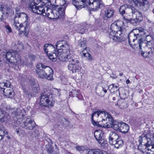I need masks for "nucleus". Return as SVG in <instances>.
Listing matches in <instances>:
<instances>
[{"label":"nucleus","instance_id":"obj_46","mask_svg":"<svg viewBox=\"0 0 154 154\" xmlns=\"http://www.w3.org/2000/svg\"><path fill=\"white\" fill-rule=\"evenodd\" d=\"M130 22L131 24L133 25L134 26H136L137 24L139 22L136 21V19H131L130 18L129 20V22Z\"/></svg>","mask_w":154,"mask_h":154},{"label":"nucleus","instance_id":"obj_11","mask_svg":"<svg viewBox=\"0 0 154 154\" xmlns=\"http://www.w3.org/2000/svg\"><path fill=\"white\" fill-rule=\"evenodd\" d=\"M29 25L28 21L26 20L23 23L20 24V26L17 29L20 32V34H23L27 36L29 32Z\"/></svg>","mask_w":154,"mask_h":154},{"label":"nucleus","instance_id":"obj_5","mask_svg":"<svg viewBox=\"0 0 154 154\" xmlns=\"http://www.w3.org/2000/svg\"><path fill=\"white\" fill-rule=\"evenodd\" d=\"M111 31L110 32L109 36L110 38L116 41H120L121 34H125L126 29L123 27H119L116 23H112L111 26Z\"/></svg>","mask_w":154,"mask_h":154},{"label":"nucleus","instance_id":"obj_24","mask_svg":"<svg viewBox=\"0 0 154 154\" xmlns=\"http://www.w3.org/2000/svg\"><path fill=\"white\" fill-rule=\"evenodd\" d=\"M3 93L5 95L9 97H11L14 96V92L12 88L8 87L4 88Z\"/></svg>","mask_w":154,"mask_h":154},{"label":"nucleus","instance_id":"obj_39","mask_svg":"<svg viewBox=\"0 0 154 154\" xmlns=\"http://www.w3.org/2000/svg\"><path fill=\"white\" fill-rule=\"evenodd\" d=\"M40 2H41L40 0H33V2H31L29 6V9L32 8V7H35V6H37Z\"/></svg>","mask_w":154,"mask_h":154},{"label":"nucleus","instance_id":"obj_8","mask_svg":"<svg viewBox=\"0 0 154 154\" xmlns=\"http://www.w3.org/2000/svg\"><path fill=\"white\" fill-rule=\"evenodd\" d=\"M144 139H146V138L144 137H139L138 141L139 144L138 146V149L140 150L143 154H144L146 152L145 150L146 147H148L150 146H151L152 149H154V142L152 141L150 142L147 141L146 143L143 144L142 143H143L142 141Z\"/></svg>","mask_w":154,"mask_h":154},{"label":"nucleus","instance_id":"obj_37","mask_svg":"<svg viewBox=\"0 0 154 154\" xmlns=\"http://www.w3.org/2000/svg\"><path fill=\"white\" fill-rule=\"evenodd\" d=\"M72 3L74 5L75 7L76 8H77L79 10L81 8H80V5H82L79 4V2H82L81 0H72Z\"/></svg>","mask_w":154,"mask_h":154},{"label":"nucleus","instance_id":"obj_6","mask_svg":"<svg viewBox=\"0 0 154 154\" xmlns=\"http://www.w3.org/2000/svg\"><path fill=\"white\" fill-rule=\"evenodd\" d=\"M5 57L8 62L13 65L19 64L20 62L19 52L17 50H10L6 52Z\"/></svg>","mask_w":154,"mask_h":154},{"label":"nucleus","instance_id":"obj_15","mask_svg":"<svg viewBox=\"0 0 154 154\" xmlns=\"http://www.w3.org/2000/svg\"><path fill=\"white\" fill-rule=\"evenodd\" d=\"M35 7H32V8H30L32 11L35 13L39 15H42L44 16L46 8V6L45 5H43L40 6H35Z\"/></svg>","mask_w":154,"mask_h":154},{"label":"nucleus","instance_id":"obj_57","mask_svg":"<svg viewBox=\"0 0 154 154\" xmlns=\"http://www.w3.org/2000/svg\"><path fill=\"white\" fill-rule=\"evenodd\" d=\"M99 24L98 23V22L97 21H96L94 25V26H96L97 27H95V28H93L92 30L93 31H95L97 30V27L99 26Z\"/></svg>","mask_w":154,"mask_h":154},{"label":"nucleus","instance_id":"obj_48","mask_svg":"<svg viewBox=\"0 0 154 154\" xmlns=\"http://www.w3.org/2000/svg\"><path fill=\"white\" fill-rule=\"evenodd\" d=\"M76 150L79 151H83L85 149L84 147L83 146H77L75 147Z\"/></svg>","mask_w":154,"mask_h":154},{"label":"nucleus","instance_id":"obj_56","mask_svg":"<svg viewBox=\"0 0 154 154\" xmlns=\"http://www.w3.org/2000/svg\"><path fill=\"white\" fill-rule=\"evenodd\" d=\"M5 28L8 30V32H11L12 31L11 28L8 25H5Z\"/></svg>","mask_w":154,"mask_h":154},{"label":"nucleus","instance_id":"obj_54","mask_svg":"<svg viewBox=\"0 0 154 154\" xmlns=\"http://www.w3.org/2000/svg\"><path fill=\"white\" fill-rule=\"evenodd\" d=\"M11 84L8 81H7L6 82L4 83V87H11Z\"/></svg>","mask_w":154,"mask_h":154},{"label":"nucleus","instance_id":"obj_55","mask_svg":"<svg viewBox=\"0 0 154 154\" xmlns=\"http://www.w3.org/2000/svg\"><path fill=\"white\" fill-rule=\"evenodd\" d=\"M86 54L88 56L87 59L89 61H92L94 60L93 57L90 54Z\"/></svg>","mask_w":154,"mask_h":154},{"label":"nucleus","instance_id":"obj_23","mask_svg":"<svg viewBox=\"0 0 154 154\" xmlns=\"http://www.w3.org/2000/svg\"><path fill=\"white\" fill-rule=\"evenodd\" d=\"M114 11L111 8H108L105 11L104 18L105 20H108L111 18L113 16Z\"/></svg>","mask_w":154,"mask_h":154},{"label":"nucleus","instance_id":"obj_28","mask_svg":"<svg viewBox=\"0 0 154 154\" xmlns=\"http://www.w3.org/2000/svg\"><path fill=\"white\" fill-rule=\"evenodd\" d=\"M57 1L60 2V5H58V6L60 8V10L62 11V12H64L65 13V10L67 5L65 4L66 2L65 0H57Z\"/></svg>","mask_w":154,"mask_h":154},{"label":"nucleus","instance_id":"obj_41","mask_svg":"<svg viewBox=\"0 0 154 154\" xmlns=\"http://www.w3.org/2000/svg\"><path fill=\"white\" fill-rule=\"evenodd\" d=\"M115 88H116V91H119V88H118V86L117 85H115L114 84H112L111 85H110L108 86V89L111 91H112V90H114Z\"/></svg>","mask_w":154,"mask_h":154},{"label":"nucleus","instance_id":"obj_7","mask_svg":"<svg viewBox=\"0 0 154 154\" xmlns=\"http://www.w3.org/2000/svg\"><path fill=\"white\" fill-rule=\"evenodd\" d=\"M81 1L83 5H80V8H85L89 5L93 10L97 11L103 6V3L101 0H81Z\"/></svg>","mask_w":154,"mask_h":154},{"label":"nucleus","instance_id":"obj_42","mask_svg":"<svg viewBox=\"0 0 154 154\" xmlns=\"http://www.w3.org/2000/svg\"><path fill=\"white\" fill-rule=\"evenodd\" d=\"M86 44V41L85 40H81L80 42H79V47H84V48H87V47H85Z\"/></svg>","mask_w":154,"mask_h":154},{"label":"nucleus","instance_id":"obj_50","mask_svg":"<svg viewBox=\"0 0 154 154\" xmlns=\"http://www.w3.org/2000/svg\"><path fill=\"white\" fill-rule=\"evenodd\" d=\"M29 83L31 85L32 87L33 86H35V84H37L36 81L33 79L29 80Z\"/></svg>","mask_w":154,"mask_h":154},{"label":"nucleus","instance_id":"obj_33","mask_svg":"<svg viewBox=\"0 0 154 154\" xmlns=\"http://www.w3.org/2000/svg\"><path fill=\"white\" fill-rule=\"evenodd\" d=\"M85 24L83 25L82 26L81 25H79L78 29H77V32L79 33L83 34L85 32H87V29L85 27Z\"/></svg>","mask_w":154,"mask_h":154},{"label":"nucleus","instance_id":"obj_2","mask_svg":"<svg viewBox=\"0 0 154 154\" xmlns=\"http://www.w3.org/2000/svg\"><path fill=\"white\" fill-rule=\"evenodd\" d=\"M36 74L42 79H46L48 80H52L53 71L49 66L44 65L43 63H38L36 65Z\"/></svg>","mask_w":154,"mask_h":154},{"label":"nucleus","instance_id":"obj_12","mask_svg":"<svg viewBox=\"0 0 154 154\" xmlns=\"http://www.w3.org/2000/svg\"><path fill=\"white\" fill-rule=\"evenodd\" d=\"M103 135V133L101 130H96L94 134L96 139L99 143L101 144V146H102L103 144H104L106 146L107 145V142L104 139Z\"/></svg>","mask_w":154,"mask_h":154},{"label":"nucleus","instance_id":"obj_10","mask_svg":"<svg viewBox=\"0 0 154 154\" xmlns=\"http://www.w3.org/2000/svg\"><path fill=\"white\" fill-rule=\"evenodd\" d=\"M129 11L132 13V15L133 18H135L136 21L140 22L143 20V16L140 12L137 10L133 6H131L127 9Z\"/></svg>","mask_w":154,"mask_h":154},{"label":"nucleus","instance_id":"obj_60","mask_svg":"<svg viewBox=\"0 0 154 154\" xmlns=\"http://www.w3.org/2000/svg\"><path fill=\"white\" fill-rule=\"evenodd\" d=\"M76 97H77L79 100H82L83 99V98L82 96V94H80L79 93L78 94V95Z\"/></svg>","mask_w":154,"mask_h":154},{"label":"nucleus","instance_id":"obj_22","mask_svg":"<svg viewBox=\"0 0 154 154\" xmlns=\"http://www.w3.org/2000/svg\"><path fill=\"white\" fill-rule=\"evenodd\" d=\"M122 123L116 121H114L113 119L111 121H110L108 124L110 125V127H111L115 130L119 131L120 126L121 125Z\"/></svg>","mask_w":154,"mask_h":154},{"label":"nucleus","instance_id":"obj_13","mask_svg":"<svg viewBox=\"0 0 154 154\" xmlns=\"http://www.w3.org/2000/svg\"><path fill=\"white\" fill-rule=\"evenodd\" d=\"M23 18L25 20H27L28 17L27 15L24 13H18L16 14L14 19V26L17 29L20 26V24L18 21V18Z\"/></svg>","mask_w":154,"mask_h":154},{"label":"nucleus","instance_id":"obj_34","mask_svg":"<svg viewBox=\"0 0 154 154\" xmlns=\"http://www.w3.org/2000/svg\"><path fill=\"white\" fill-rule=\"evenodd\" d=\"M100 151L98 149H89L87 152V154H100Z\"/></svg>","mask_w":154,"mask_h":154},{"label":"nucleus","instance_id":"obj_40","mask_svg":"<svg viewBox=\"0 0 154 154\" xmlns=\"http://www.w3.org/2000/svg\"><path fill=\"white\" fill-rule=\"evenodd\" d=\"M80 91L79 90L76 91L75 90H73L70 92L69 95L73 97L76 96V97L78 94L79 93Z\"/></svg>","mask_w":154,"mask_h":154},{"label":"nucleus","instance_id":"obj_61","mask_svg":"<svg viewBox=\"0 0 154 154\" xmlns=\"http://www.w3.org/2000/svg\"><path fill=\"white\" fill-rule=\"evenodd\" d=\"M23 92L24 94H25L26 95H30V93L26 89H23Z\"/></svg>","mask_w":154,"mask_h":154},{"label":"nucleus","instance_id":"obj_47","mask_svg":"<svg viewBox=\"0 0 154 154\" xmlns=\"http://www.w3.org/2000/svg\"><path fill=\"white\" fill-rule=\"evenodd\" d=\"M44 51L45 52V53L48 56V57H49V58H50V59L51 60L52 59L53 60H54L55 59L54 58H53L52 57L53 56L52 54L48 53V49H44Z\"/></svg>","mask_w":154,"mask_h":154},{"label":"nucleus","instance_id":"obj_21","mask_svg":"<svg viewBox=\"0 0 154 154\" xmlns=\"http://www.w3.org/2000/svg\"><path fill=\"white\" fill-rule=\"evenodd\" d=\"M119 137V136L116 133L112 132H110L109 137V143L111 145L115 144V142Z\"/></svg>","mask_w":154,"mask_h":154},{"label":"nucleus","instance_id":"obj_32","mask_svg":"<svg viewBox=\"0 0 154 154\" xmlns=\"http://www.w3.org/2000/svg\"><path fill=\"white\" fill-rule=\"evenodd\" d=\"M123 145V141L122 139L121 138L119 137L115 142L114 145L115 147L117 148L122 147Z\"/></svg>","mask_w":154,"mask_h":154},{"label":"nucleus","instance_id":"obj_44","mask_svg":"<svg viewBox=\"0 0 154 154\" xmlns=\"http://www.w3.org/2000/svg\"><path fill=\"white\" fill-rule=\"evenodd\" d=\"M153 36L150 35H147L146 37L145 40L146 42H152Z\"/></svg>","mask_w":154,"mask_h":154},{"label":"nucleus","instance_id":"obj_17","mask_svg":"<svg viewBox=\"0 0 154 154\" xmlns=\"http://www.w3.org/2000/svg\"><path fill=\"white\" fill-rule=\"evenodd\" d=\"M126 5H123L120 7L119 9V11L120 14L122 15L124 21L127 23L129 22L130 19V16L128 15L127 13H125V10L129 11L127 10L128 8H126Z\"/></svg>","mask_w":154,"mask_h":154},{"label":"nucleus","instance_id":"obj_29","mask_svg":"<svg viewBox=\"0 0 154 154\" xmlns=\"http://www.w3.org/2000/svg\"><path fill=\"white\" fill-rule=\"evenodd\" d=\"M117 105L121 109H124L128 107L127 104L124 100L122 99L119 100L117 102Z\"/></svg>","mask_w":154,"mask_h":154},{"label":"nucleus","instance_id":"obj_58","mask_svg":"<svg viewBox=\"0 0 154 154\" xmlns=\"http://www.w3.org/2000/svg\"><path fill=\"white\" fill-rule=\"evenodd\" d=\"M152 42H146V47H148V48H151V46L152 45Z\"/></svg>","mask_w":154,"mask_h":154},{"label":"nucleus","instance_id":"obj_59","mask_svg":"<svg viewBox=\"0 0 154 154\" xmlns=\"http://www.w3.org/2000/svg\"><path fill=\"white\" fill-rule=\"evenodd\" d=\"M141 54L142 56H143L145 58H146V57L148 56L147 53L146 52H144L143 51H142Z\"/></svg>","mask_w":154,"mask_h":154},{"label":"nucleus","instance_id":"obj_30","mask_svg":"<svg viewBox=\"0 0 154 154\" xmlns=\"http://www.w3.org/2000/svg\"><path fill=\"white\" fill-rule=\"evenodd\" d=\"M7 118L5 115V111L0 108V122H4L7 120Z\"/></svg>","mask_w":154,"mask_h":154},{"label":"nucleus","instance_id":"obj_25","mask_svg":"<svg viewBox=\"0 0 154 154\" xmlns=\"http://www.w3.org/2000/svg\"><path fill=\"white\" fill-rule=\"evenodd\" d=\"M55 47L56 48H57V47L68 48L70 47V45L67 42L63 40H60L57 42Z\"/></svg>","mask_w":154,"mask_h":154},{"label":"nucleus","instance_id":"obj_64","mask_svg":"<svg viewBox=\"0 0 154 154\" xmlns=\"http://www.w3.org/2000/svg\"><path fill=\"white\" fill-rule=\"evenodd\" d=\"M153 150V149H152ZM150 154H154V150H151L150 151Z\"/></svg>","mask_w":154,"mask_h":154},{"label":"nucleus","instance_id":"obj_9","mask_svg":"<svg viewBox=\"0 0 154 154\" xmlns=\"http://www.w3.org/2000/svg\"><path fill=\"white\" fill-rule=\"evenodd\" d=\"M57 51V57L58 59L62 61H66V57L69 54V49H56Z\"/></svg>","mask_w":154,"mask_h":154},{"label":"nucleus","instance_id":"obj_36","mask_svg":"<svg viewBox=\"0 0 154 154\" xmlns=\"http://www.w3.org/2000/svg\"><path fill=\"white\" fill-rule=\"evenodd\" d=\"M70 54H68V55H67V56L66 57V58H67V60H66V61H68L69 62H75V61L77 63H78L79 62V61L78 60H75V59L74 58V57L71 56Z\"/></svg>","mask_w":154,"mask_h":154},{"label":"nucleus","instance_id":"obj_63","mask_svg":"<svg viewBox=\"0 0 154 154\" xmlns=\"http://www.w3.org/2000/svg\"><path fill=\"white\" fill-rule=\"evenodd\" d=\"M30 58H31V60H34L35 58V56L34 55L32 54H31L29 55V57Z\"/></svg>","mask_w":154,"mask_h":154},{"label":"nucleus","instance_id":"obj_3","mask_svg":"<svg viewBox=\"0 0 154 154\" xmlns=\"http://www.w3.org/2000/svg\"><path fill=\"white\" fill-rule=\"evenodd\" d=\"M60 9V8L58 5H53L51 8L46 6L44 16H46L50 19H63L64 17L65 13L62 12Z\"/></svg>","mask_w":154,"mask_h":154},{"label":"nucleus","instance_id":"obj_43","mask_svg":"<svg viewBox=\"0 0 154 154\" xmlns=\"http://www.w3.org/2000/svg\"><path fill=\"white\" fill-rule=\"evenodd\" d=\"M32 89L34 92L36 93H38V91L39 89L38 85V84H35V86L32 87Z\"/></svg>","mask_w":154,"mask_h":154},{"label":"nucleus","instance_id":"obj_26","mask_svg":"<svg viewBox=\"0 0 154 154\" xmlns=\"http://www.w3.org/2000/svg\"><path fill=\"white\" fill-rule=\"evenodd\" d=\"M8 132L5 130V129L2 127H0V140L3 139V138L5 137L8 139L10 138V137L8 135Z\"/></svg>","mask_w":154,"mask_h":154},{"label":"nucleus","instance_id":"obj_14","mask_svg":"<svg viewBox=\"0 0 154 154\" xmlns=\"http://www.w3.org/2000/svg\"><path fill=\"white\" fill-rule=\"evenodd\" d=\"M36 125L34 120L27 118L21 125V126L27 130H32Z\"/></svg>","mask_w":154,"mask_h":154},{"label":"nucleus","instance_id":"obj_31","mask_svg":"<svg viewBox=\"0 0 154 154\" xmlns=\"http://www.w3.org/2000/svg\"><path fill=\"white\" fill-rule=\"evenodd\" d=\"M14 129L15 130L17 134L20 136H22L25 134V132L24 131L22 130L21 129L17 126H14Z\"/></svg>","mask_w":154,"mask_h":154},{"label":"nucleus","instance_id":"obj_45","mask_svg":"<svg viewBox=\"0 0 154 154\" xmlns=\"http://www.w3.org/2000/svg\"><path fill=\"white\" fill-rule=\"evenodd\" d=\"M86 49H85L82 51V52L81 53L82 54L81 56H82V55L83 56L87 58V59H88V56L86 54H89L88 52L86 50Z\"/></svg>","mask_w":154,"mask_h":154},{"label":"nucleus","instance_id":"obj_18","mask_svg":"<svg viewBox=\"0 0 154 154\" xmlns=\"http://www.w3.org/2000/svg\"><path fill=\"white\" fill-rule=\"evenodd\" d=\"M68 68L72 73H76L78 74L82 73L83 71L82 68L79 66L78 63L70 64L68 66Z\"/></svg>","mask_w":154,"mask_h":154},{"label":"nucleus","instance_id":"obj_20","mask_svg":"<svg viewBox=\"0 0 154 154\" xmlns=\"http://www.w3.org/2000/svg\"><path fill=\"white\" fill-rule=\"evenodd\" d=\"M10 9V8L7 5H2L1 6L0 11L2 12V15L1 17H0V19H1L2 21L5 19L4 17L6 16V15H8Z\"/></svg>","mask_w":154,"mask_h":154},{"label":"nucleus","instance_id":"obj_19","mask_svg":"<svg viewBox=\"0 0 154 154\" xmlns=\"http://www.w3.org/2000/svg\"><path fill=\"white\" fill-rule=\"evenodd\" d=\"M131 4H133L135 7L141 8L148 3L147 0H128Z\"/></svg>","mask_w":154,"mask_h":154},{"label":"nucleus","instance_id":"obj_52","mask_svg":"<svg viewBox=\"0 0 154 154\" xmlns=\"http://www.w3.org/2000/svg\"><path fill=\"white\" fill-rule=\"evenodd\" d=\"M44 48H55L54 46L51 44H47L44 45Z\"/></svg>","mask_w":154,"mask_h":154},{"label":"nucleus","instance_id":"obj_35","mask_svg":"<svg viewBox=\"0 0 154 154\" xmlns=\"http://www.w3.org/2000/svg\"><path fill=\"white\" fill-rule=\"evenodd\" d=\"M138 45L139 48H141L142 47H146V45H147L146 42L145 41H143L140 39L138 41Z\"/></svg>","mask_w":154,"mask_h":154},{"label":"nucleus","instance_id":"obj_49","mask_svg":"<svg viewBox=\"0 0 154 154\" xmlns=\"http://www.w3.org/2000/svg\"><path fill=\"white\" fill-rule=\"evenodd\" d=\"M57 0H48V2L50 3V4H49V6L50 5H55L54 4H56V2Z\"/></svg>","mask_w":154,"mask_h":154},{"label":"nucleus","instance_id":"obj_16","mask_svg":"<svg viewBox=\"0 0 154 154\" xmlns=\"http://www.w3.org/2000/svg\"><path fill=\"white\" fill-rule=\"evenodd\" d=\"M136 30H134L133 29L131 31L128 35V42L131 47H132V44H131L130 43L131 41L133 42H134L135 40L137 39L138 37L141 36L143 34L136 33Z\"/></svg>","mask_w":154,"mask_h":154},{"label":"nucleus","instance_id":"obj_27","mask_svg":"<svg viewBox=\"0 0 154 154\" xmlns=\"http://www.w3.org/2000/svg\"><path fill=\"white\" fill-rule=\"evenodd\" d=\"M129 129V127L128 125L125 123L122 122L120 126L119 131L122 133L125 134L127 133Z\"/></svg>","mask_w":154,"mask_h":154},{"label":"nucleus","instance_id":"obj_38","mask_svg":"<svg viewBox=\"0 0 154 154\" xmlns=\"http://www.w3.org/2000/svg\"><path fill=\"white\" fill-rule=\"evenodd\" d=\"M134 30H136V33H139V34H143V35H146V33L145 32V30L141 27H140L138 29H133Z\"/></svg>","mask_w":154,"mask_h":154},{"label":"nucleus","instance_id":"obj_53","mask_svg":"<svg viewBox=\"0 0 154 154\" xmlns=\"http://www.w3.org/2000/svg\"><path fill=\"white\" fill-rule=\"evenodd\" d=\"M41 1V2L42 3L44 4V5H45L48 6H49V4H50L49 2H48V0H40Z\"/></svg>","mask_w":154,"mask_h":154},{"label":"nucleus","instance_id":"obj_62","mask_svg":"<svg viewBox=\"0 0 154 154\" xmlns=\"http://www.w3.org/2000/svg\"><path fill=\"white\" fill-rule=\"evenodd\" d=\"M39 136V133L38 131L36 132L34 134V136L36 138H38Z\"/></svg>","mask_w":154,"mask_h":154},{"label":"nucleus","instance_id":"obj_4","mask_svg":"<svg viewBox=\"0 0 154 154\" xmlns=\"http://www.w3.org/2000/svg\"><path fill=\"white\" fill-rule=\"evenodd\" d=\"M55 103L54 96L47 91H44L41 93L40 97V105L50 108L53 106Z\"/></svg>","mask_w":154,"mask_h":154},{"label":"nucleus","instance_id":"obj_1","mask_svg":"<svg viewBox=\"0 0 154 154\" xmlns=\"http://www.w3.org/2000/svg\"><path fill=\"white\" fill-rule=\"evenodd\" d=\"M91 119L94 126L109 128L110 125L108 123L113 119V118L106 111L98 110L92 114Z\"/></svg>","mask_w":154,"mask_h":154},{"label":"nucleus","instance_id":"obj_51","mask_svg":"<svg viewBox=\"0 0 154 154\" xmlns=\"http://www.w3.org/2000/svg\"><path fill=\"white\" fill-rule=\"evenodd\" d=\"M47 151L48 153H51L54 151V148L52 146H50L49 148H47Z\"/></svg>","mask_w":154,"mask_h":154}]
</instances>
